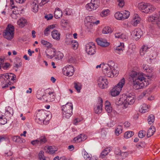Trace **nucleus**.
Wrapping results in <instances>:
<instances>
[{
  "label": "nucleus",
  "instance_id": "nucleus-1",
  "mask_svg": "<svg viewBox=\"0 0 160 160\" xmlns=\"http://www.w3.org/2000/svg\"><path fill=\"white\" fill-rule=\"evenodd\" d=\"M130 76L133 81V87L135 89H139L146 87L148 83L146 81V79L143 75L137 72L132 71L130 72Z\"/></svg>",
  "mask_w": 160,
  "mask_h": 160
},
{
  "label": "nucleus",
  "instance_id": "nucleus-2",
  "mask_svg": "<svg viewBox=\"0 0 160 160\" xmlns=\"http://www.w3.org/2000/svg\"><path fill=\"white\" fill-rule=\"evenodd\" d=\"M48 113V112L43 110H39L36 118V119L38 123L42 124L43 123L47 124L49 123L51 116Z\"/></svg>",
  "mask_w": 160,
  "mask_h": 160
},
{
  "label": "nucleus",
  "instance_id": "nucleus-3",
  "mask_svg": "<svg viewBox=\"0 0 160 160\" xmlns=\"http://www.w3.org/2000/svg\"><path fill=\"white\" fill-rule=\"evenodd\" d=\"M14 27L11 25H8L6 30L3 32L4 37L8 40H11L13 37Z\"/></svg>",
  "mask_w": 160,
  "mask_h": 160
},
{
  "label": "nucleus",
  "instance_id": "nucleus-4",
  "mask_svg": "<svg viewBox=\"0 0 160 160\" xmlns=\"http://www.w3.org/2000/svg\"><path fill=\"white\" fill-rule=\"evenodd\" d=\"M125 80L124 78L121 79L117 85L114 87L112 89L111 95L114 97L116 96L119 94L123 86L125 84Z\"/></svg>",
  "mask_w": 160,
  "mask_h": 160
},
{
  "label": "nucleus",
  "instance_id": "nucleus-5",
  "mask_svg": "<svg viewBox=\"0 0 160 160\" xmlns=\"http://www.w3.org/2000/svg\"><path fill=\"white\" fill-rule=\"evenodd\" d=\"M135 96L131 94L126 95V99L122 103L125 108L128 107V105H132L134 103L135 101Z\"/></svg>",
  "mask_w": 160,
  "mask_h": 160
},
{
  "label": "nucleus",
  "instance_id": "nucleus-6",
  "mask_svg": "<svg viewBox=\"0 0 160 160\" xmlns=\"http://www.w3.org/2000/svg\"><path fill=\"white\" fill-rule=\"evenodd\" d=\"M86 51L89 55H93L96 52V48L94 43L90 42L86 45Z\"/></svg>",
  "mask_w": 160,
  "mask_h": 160
},
{
  "label": "nucleus",
  "instance_id": "nucleus-7",
  "mask_svg": "<svg viewBox=\"0 0 160 160\" xmlns=\"http://www.w3.org/2000/svg\"><path fill=\"white\" fill-rule=\"evenodd\" d=\"M74 70L73 66L68 65L63 68L62 72L64 75L68 76H71L73 75Z\"/></svg>",
  "mask_w": 160,
  "mask_h": 160
},
{
  "label": "nucleus",
  "instance_id": "nucleus-8",
  "mask_svg": "<svg viewBox=\"0 0 160 160\" xmlns=\"http://www.w3.org/2000/svg\"><path fill=\"white\" fill-rule=\"evenodd\" d=\"M55 94L54 92H49L48 94L43 96V101L52 102L55 99Z\"/></svg>",
  "mask_w": 160,
  "mask_h": 160
},
{
  "label": "nucleus",
  "instance_id": "nucleus-9",
  "mask_svg": "<svg viewBox=\"0 0 160 160\" xmlns=\"http://www.w3.org/2000/svg\"><path fill=\"white\" fill-rule=\"evenodd\" d=\"M98 82L99 87L102 89H104L107 87L108 82L106 79L103 77H100L99 78Z\"/></svg>",
  "mask_w": 160,
  "mask_h": 160
},
{
  "label": "nucleus",
  "instance_id": "nucleus-10",
  "mask_svg": "<svg viewBox=\"0 0 160 160\" xmlns=\"http://www.w3.org/2000/svg\"><path fill=\"white\" fill-rule=\"evenodd\" d=\"M98 105L94 108V110L95 113L99 114L102 112V106L103 100L100 98H98Z\"/></svg>",
  "mask_w": 160,
  "mask_h": 160
},
{
  "label": "nucleus",
  "instance_id": "nucleus-11",
  "mask_svg": "<svg viewBox=\"0 0 160 160\" xmlns=\"http://www.w3.org/2000/svg\"><path fill=\"white\" fill-rule=\"evenodd\" d=\"M72 104L71 102H67L65 105L62 106V111L68 112H72Z\"/></svg>",
  "mask_w": 160,
  "mask_h": 160
},
{
  "label": "nucleus",
  "instance_id": "nucleus-12",
  "mask_svg": "<svg viewBox=\"0 0 160 160\" xmlns=\"http://www.w3.org/2000/svg\"><path fill=\"white\" fill-rule=\"evenodd\" d=\"M132 35L136 40H138L142 34V32L139 28H137L133 31L131 33Z\"/></svg>",
  "mask_w": 160,
  "mask_h": 160
},
{
  "label": "nucleus",
  "instance_id": "nucleus-13",
  "mask_svg": "<svg viewBox=\"0 0 160 160\" xmlns=\"http://www.w3.org/2000/svg\"><path fill=\"white\" fill-rule=\"evenodd\" d=\"M45 53L48 58L52 59L53 57L56 56V50L54 48H50L47 50V51L45 52Z\"/></svg>",
  "mask_w": 160,
  "mask_h": 160
},
{
  "label": "nucleus",
  "instance_id": "nucleus-14",
  "mask_svg": "<svg viewBox=\"0 0 160 160\" xmlns=\"http://www.w3.org/2000/svg\"><path fill=\"white\" fill-rule=\"evenodd\" d=\"M5 115L8 118H10L13 114V110L9 106L5 108Z\"/></svg>",
  "mask_w": 160,
  "mask_h": 160
},
{
  "label": "nucleus",
  "instance_id": "nucleus-15",
  "mask_svg": "<svg viewBox=\"0 0 160 160\" xmlns=\"http://www.w3.org/2000/svg\"><path fill=\"white\" fill-rule=\"evenodd\" d=\"M96 41L98 45L102 47H107L109 45L108 42L102 39H100L99 38H98L96 39Z\"/></svg>",
  "mask_w": 160,
  "mask_h": 160
},
{
  "label": "nucleus",
  "instance_id": "nucleus-16",
  "mask_svg": "<svg viewBox=\"0 0 160 160\" xmlns=\"http://www.w3.org/2000/svg\"><path fill=\"white\" fill-rule=\"evenodd\" d=\"M155 9V8L152 5L150 4H147L145 10L142 11V12L146 13H151L154 11Z\"/></svg>",
  "mask_w": 160,
  "mask_h": 160
},
{
  "label": "nucleus",
  "instance_id": "nucleus-17",
  "mask_svg": "<svg viewBox=\"0 0 160 160\" xmlns=\"http://www.w3.org/2000/svg\"><path fill=\"white\" fill-rule=\"evenodd\" d=\"M12 140L16 142L22 143L25 142V140L20 136H12Z\"/></svg>",
  "mask_w": 160,
  "mask_h": 160
},
{
  "label": "nucleus",
  "instance_id": "nucleus-18",
  "mask_svg": "<svg viewBox=\"0 0 160 160\" xmlns=\"http://www.w3.org/2000/svg\"><path fill=\"white\" fill-rule=\"evenodd\" d=\"M60 33L57 30L54 29L52 32V38L55 39L59 40L60 39Z\"/></svg>",
  "mask_w": 160,
  "mask_h": 160
},
{
  "label": "nucleus",
  "instance_id": "nucleus-19",
  "mask_svg": "<svg viewBox=\"0 0 160 160\" xmlns=\"http://www.w3.org/2000/svg\"><path fill=\"white\" fill-rule=\"evenodd\" d=\"M54 17L56 19H58L61 17L62 15V12L59 8H57L54 12Z\"/></svg>",
  "mask_w": 160,
  "mask_h": 160
},
{
  "label": "nucleus",
  "instance_id": "nucleus-20",
  "mask_svg": "<svg viewBox=\"0 0 160 160\" xmlns=\"http://www.w3.org/2000/svg\"><path fill=\"white\" fill-rule=\"evenodd\" d=\"M55 27V24H52L48 26L44 30V33L45 35L48 36L49 32H50L51 29H52Z\"/></svg>",
  "mask_w": 160,
  "mask_h": 160
},
{
  "label": "nucleus",
  "instance_id": "nucleus-21",
  "mask_svg": "<svg viewBox=\"0 0 160 160\" xmlns=\"http://www.w3.org/2000/svg\"><path fill=\"white\" fill-rule=\"evenodd\" d=\"M27 20L23 18H21L17 22V24L20 27H23L26 24Z\"/></svg>",
  "mask_w": 160,
  "mask_h": 160
},
{
  "label": "nucleus",
  "instance_id": "nucleus-22",
  "mask_svg": "<svg viewBox=\"0 0 160 160\" xmlns=\"http://www.w3.org/2000/svg\"><path fill=\"white\" fill-rule=\"evenodd\" d=\"M110 151L109 148H107L104 149L102 152L100 157L102 158H104L107 155Z\"/></svg>",
  "mask_w": 160,
  "mask_h": 160
},
{
  "label": "nucleus",
  "instance_id": "nucleus-23",
  "mask_svg": "<svg viewBox=\"0 0 160 160\" xmlns=\"http://www.w3.org/2000/svg\"><path fill=\"white\" fill-rule=\"evenodd\" d=\"M0 81L1 82V86L2 88L8 87V81L6 80L5 78H1Z\"/></svg>",
  "mask_w": 160,
  "mask_h": 160
},
{
  "label": "nucleus",
  "instance_id": "nucleus-24",
  "mask_svg": "<svg viewBox=\"0 0 160 160\" xmlns=\"http://www.w3.org/2000/svg\"><path fill=\"white\" fill-rule=\"evenodd\" d=\"M86 7L87 9L89 11L95 10L98 7L97 6H94V5H93L92 4L90 3L87 4L86 5Z\"/></svg>",
  "mask_w": 160,
  "mask_h": 160
},
{
  "label": "nucleus",
  "instance_id": "nucleus-25",
  "mask_svg": "<svg viewBox=\"0 0 160 160\" xmlns=\"http://www.w3.org/2000/svg\"><path fill=\"white\" fill-rule=\"evenodd\" d=\"M140 20L141 18L137 16V17L136 16H135L133 19L132 23V25L134 26H137L138 24L140 22Z\"/></svg>",
  "mask_w": 160,
  "mask_h": 160
},
{
  "label": "nucleus",
  "instance_id": "nucleus-26",
  "mask_svg": "<svg viewBox=\"0 0 160 160\" xmlns=\"http://www.w3.org/2000/svg\"><path fill=\"white\" fill-rule=\"evenodd\" d=\"M122 13L118 12L115 13L114 16L115 18L119 20H123Z\"/></svg>",
  "mask_w": 160,
  "mask_h": 160
},
{
  "label": "nucleus",
  "instance_id": "nucleus-27",
  "mask_svg": "<svg viewBox=\"0 0 160 160\" xmlns=\"http://www.w3.org/2000/svg\"><path fill=\"white\" fill-rule=\"evenodd\" d=\"M103 34H106L109 33H111L112 32L111 28L109 27H105L102 31Z\"/></svg>",
  "mask_w": 160,
  "mask_h": 160
},
{
  "label": "nucleus",
  "instance_id": "nucleus-28",
  "mask_svg": "<svg viewBox=\"0 0 160 160\" xmlns=\"http://www.w3.org/2000/svg\"><path fill=\"white\" fill-rule=\"evenodd\" d=\"M105 109L107 112L108 113H110L112 111V108L109 105H110V103L108 101L106 102L105 103Z\"/></svg>",
  "mask_w": 160,
  "mask_h": 160
},
{
  "label": "nucleus",
  "instance_id": "nucleus-29",
  "mask_svg": "<svg viewBox=\"0 0 160 160\" xmlns=\"http://www.w3.org/2000/svg\"><path fill=\"white\" fill-rule=\"evenodd\" d=\"M115 36L116 38H121L123 40L125 39L126 38V36L123 34H121L120 32L116 33H115Z\"/></svg>",
  "mask_w": 160,
  "mask_h": 160
},
{
  "label": "nucleus",
  "instance_id": "nucleus-30",
  "mask_svg": "<svg viewBox=\"0 0 160 160\" xmlns=\"http://www.w3.org/2000/svg\"><path fill=\"white\" fill-rule=\"evenodd\" d=\"M133 134V132L131 131H128L125 132L124 136L126 138H128L132 137Z\"/></svg>",
  "mask_w": 160,
  "mask_h": 160
},
{
  "label": "nucleus",
  "instance_id": "nucleus-31",
  "mask_svg": "<svg viewBox=\"0 0 160 160\" xmlns=\"http://www.w3.org/2000/svg\"><path fill=\"white\" fill-rule=\"evenodd\" d=\"M109 65L107 63L103 64L102 68V71L104 73H107V71L110 70Z\"/></svg>",
  "mask_w": 160,
  "mask_h": 160
},
{
  "label": "nucleus",
  "instance_id": "nucleus-32",
  "mask_svg": "<svg viewBox=\"0 0 160 160\" xmlns=\"http://www.w3.org/2000/svg\"><path fill=\"white\" fill-rule=\"evenodd\" d=\"M121 48H116L114 50L115 52L116 53L120 54H121V52H123V50L124 49V44L123 43H121Z\"/></svg>",
  "mask_w": 160,
  "mask_h": 160
},
{
  "label": "nucleus",
  "instance_id": "nucleus-33",
  "mask_svg": "<svg viewBox=\"0 0 160 160\" xmlns=\"http://www.w3.org/2000/svg\"><path fill=\"white\" fill-rule=\"evenodd\" d=\"M159 19V17L158 15H154L153 16L149 17L148 18V20L149 22H152Z\"/></svg>",
  "mask_w": 160,
  "mask_h": 160
},
{
  "label": "nucleus",
  "instance_id": "nucleus-34",
  "mask_svg": "<svg viewBox=\"0 0 160 160\" xmlns=\"http://www.w3.org/2000/svg\"><path fill=\"white\" fill-rule=\"evenodd\" d=\"M74 87L75 89L78 92H80L81 89V85L80 83L79 82H74Z\"/></svg>",
  "mask_w": 160,
  "mask_h": 160
},
{
  "label": "nucleus",
  "instance_id": "nucleus-35",
  "mask_svg": "<svg viewBox=\"0 0 160 160\" xmlns=\"http://www.w3.org/2000/svg\"><path fill=\"white\" fill-rule=\"evenodd\" d=\"M39 144H42L47 142L46 138L44 136L40 137L39 138H38Z\"/></svg>",
  "mask_w": 160,
  "mask_h": 160
},
{
  "label": "nucleus",
  "instance_id": "nucleus-36",
  "mask_svg": "<svg viewBox=\"0 0 160 160\" xmlns=\"http://www.w3.org/2000/svg\"><path fill=\"white\" fill-rule=\"evenodd\" d=\"M32 11L34 12H36L38 11V4L34 2L32 4Z\"/></svg>",
  "mask_w": 160,
  "mask_h": 160
},
{
  "label": "nucleus",
  "instance_id": "nucleus-37",
  "mask_svg": "<svg viewBox=\"0 0 160 160\" xmlns=\"http://www.w3.org/2000/svg\"><path fill=\"white\" fill-rule=\"evenodd\" d=\"M148 48L147 46L143 45L141 49L140 50V54L141 55L143 56L144 55L145 52H146Z\"/></svg>",
  "mask_w": 160,
  "mask_h": 160
},
{
  "label": "nucleus",
  "instance_id": "nucleus-38",
  "mask_svg": "<svg viewBox=\"0 0 160 160\" xmlns=\"http://www.w3.org/2000/svg\"><path fill=\"white\" fill-rule=\"evenodd\" d=\"M93 17L92 16H88L86 17L85 19V22H93V21H94L93 19Z\"/></svg>",
  "mask_w": 160,
  "mask_h": 160
},
{
  "label": "nucleus",
  "instance_id": "nucleus-39",
  "mask_svg": "<svg viewBox=\"0 0 160 160\" xmlns=\"http://www.w3.org/2000/svg\"><path fill=\"white\" fill-rule=\"evenodd\" d=\"M155 117L154 115L152 114L150 115L148 118V123L151 124L154 121Z\"/></svg>",
  "mask_w": 160,
  "mask_h": 160
},
{
  "label": "nucleus",
  "instance_id": "nucleus-40",
  "mask_svg": "<svg viewBox=\"0 0 160 160\" xmlns=\"http://www.w3.org/2000/svg\"><path fill=\"white\" fill-rule=\"evenodd\" d=\"M68 112L62 111L63 118H68L72 115V112Z\"/></svg>",
  "mask_w": 160,
  "mask_h": 160
},
{
  "label": "nucleus",
  "instance_id": "nucleus-41",
  "mask_svg": "<svg viewBox=\"0 0 160 160\" xmlns=\"http://www.w3.org/2000/svg\"><path fill=\"white\" fill-rule=\"evenodd\" d=\"M7 122V119L3 115H2L0 118V124H4Z\"/></svg>",
  "mask_w": 160,
  "mask_h": 160
},
{
  "label": "nucleus",
  "instance_id": "nucleus-42",
  "mask_svg": "<svg viewBox=\"0 0 160 160\" xmlns=\"http://www.w3.org/2000/svg\"><path fill=\"white\" fill-rule=\"evenodd\" d=\"M83 156L84 159L86 160H90L91 158V155L89 154L85 151L83 152Z\"/></svg>",
  "mask_w": 160,
  "mask_h": 160
},
{
  "label": "nucleus",
  "instance_id": "nucleus-43",
  "mask_svg": "<svg viewBox=\"0 0 160 160\" xmlns=\"http://www.w3.org/2000/svg\"><path fill=\"white\" fill-rule=\"evenodd\" d=\"M55 56H56L55 57V58L60 60L63 58V54L60 51H58V52H56Z\"/></svg>",
  "mask_w": 160,
  "mask_h": 160
},
{
  "label": "nucleus",
  "instance_id": "nucleus-44",
  "mask_svg": "<svg viewBox=\"0 0 160 160\" xmlns=\"http://www.w3.org/2000/svg\"><path fill=\"white\" fill-rule=\"evenodd\" d=\"M43 96H45V95L43 94V92L41 91H39L37 92L36 97L38 99L40 100H42V99H43Z\"/></svg>",
  "mask_w": 160,
  "mask_h": 160
},
{
  "label": "nucleus",
  "instance_id": "nucleus-45",
  "mask_svg": "<svg viewBox=\"0 0 160 160\" xmlns=\"http://www.w3.org/2000/svg\"><path fill=\"white\" fill-rule=\"evenodd\" d=\"M147 5V4L145 3H139L138 6V8L140 10L142 11L145 10Z\"/></svg>",
  "mask_w": 160,
  "mask_h": 160
},
{
  "label": "nucleus",
  "instance_id": "nucleus-46",
  "mask_svg": "<svg viewBox=\"0 0 160 160\" xmlns=\"http://www.w3.org/2000/svg\"><path fill=\"white\" fill-rule=\"evenodd\" d=\"M146 107V104H143V106L139 109V111L142 113H145L148 111V108Z\"/></svg>",
  "mask_w": 160,
  "mask_h": 160
},
{
  "label": "nucleus",
  "instance_id": "nucleus-47",
  "mask_svg": "<svg viewBox=\"0 0 160 160\" xmlns=\"http://www.w3.org/2000/svg\"><path fill=\"white\" fill-rule=\"evenodd\" d=\"M41 43L42 44L45 45L47 47H51V43L44 40H41Z\"/></svg>",
  "mask_w": 160,
  "mask_h": 160
},
{
  "label": "nucleus",
  "instance_id": "nucleus-48",
  "mask_svg": "<svg viewBox=\"0 0 160 160\" xmlns=\"http://www.w3.org/2000/svg\"><path fill=\"white\" fill-rule=\"evenodd\" d=\"M123 15V20H124L125 19H127L129 16L130 15V12L127 11H125V12L122 14Z\"/></svg>",
  "mask_w": 160,
  "mask_h": 160
},
{
  "label": "nucleus",
  "instance_id": "nucleus-49",
  "mask_svg": "<svg viewBox=\"0 0 160 160\" xmlns=\"http://www.w3.org/2000/svg\"><path fill=\"white\" fill-rule=\"evenodd\" d=\"M145 131H140L138 133V136L140 138H142L146 135Z\"/></svg>",
  "mask_w": 160,
  "mask_h": 160
},
{
  "label": "nucleus",
  "instance_id": "nucleus-50",
  "mask_svg": "<svg viewBox=\"0 0 160 160\" xmlns=\"http://www.w3.org/2000/svg\"><path fill=\"white\" fill-rule=\"evenodd\" d=\"M106 76L108 77H113V75L112 74V69H110L109 71H107V73H104Z\"/></svg>",
  "mask_w": 160,
  "mask_h": 160
},
{
  "label": "nucleus",
  "instance_id": "nucleus-51",
  "mask_svg": "<svg viewBox=\"0 0 160 160\" xmlns=\"http://www.w3.org/2000/svg\"><path fill=\"white\" fill-rule=\"evenodd\" d=\"M108 64L109 65V68L110 70L114 68L113 67L115 65V63L114 62L112 61H110L108 62Z\"/></svg>",
  "mask_w": 160,
  "mask_h": 160
},
{
  "label": "nucleus",
  "instance_id": "nucleus-52",
  "mask_svg": "<svg viewBox=\"0 0 160 160\" xmlns=\"http://www.w3.org/2000/svg\"><path fill=\"white\" fill-rule=\"evenodd\" d=\"M72 45L73 48L74 49H76L78 47V43L77 42H72Z\"/></svg>",
  "mask_w": 160,
  "mask_h": 160
},
{
  "label": "nucleus",
  "instance_id": "nucleus-53",
  "mask_svg": "<svg viewBox=\"0 0 160 160\" xmlns=\"http://www.w3.org/2000/svg\"><path fill=\"white\" fill-rule=\"evenodd\" d=\"M92 23L91 22H86L85 26L87 27V28L88 29H91L92 28Z\"/></svg>",
  "mask_w": 160,
  "mask_h": 160
},
{
  "label": "nucleus",
  "instance_id": "nucleus-54",
  "mask_svg": "<svg viewBox=\"0 0 160 160\" xmlns=\"http://www.w3.org/2000/svg\"><path fill=\"white\" fill-rule=\"evenodd\" d=\"M117 1L118 2V6L120 7H123L124 5V0H117Z\"/></svg>",
  "mask_w": 160,
  "mask_h": 160
},
{
  "label": "nucleus",
  "instance_id": "nucleus-55",
  "mask_svg": "<svg viewBox=\"0 0 160 160\" xmlns=\"http://www.w3.org/2000/svg\"><path fill=\"white\" fill-rule=\"evenodd\" d=\"M48 149L49 151V152L52 154L54 153L56 151L53 150L52 147L51 146H48Z\"/></svg>",
  "mask_w": 160,
  "mask_h": 160
},
{
  "label": "nucleus",
  "instance_id": "nucleus-56",
  "mask_svg": "<svg viewBox=\"0 0 160 160\" xmlns=\"http://www.w3.org/2000/svg\"><path fill=\"white\" fill-rule=\"evenodd\" d=\"M4 77L7 81H9L12 76L9 74H9L6 73L4 74Z\"/></svg>",
  "mask_w": 160,
  "mask_h": 160
},
{
  "label": "nucleus",
  "instance_id": "nucleus-57",
  "mask_svg": "<svg viewBox=\"0 0 160 160\" xmlns=\"http://www.w3.org/2000/svg\"><path fill=\"white\" fill-rule=\"evenodd\" d=\"M148 131L147 132V137L148 138H149L152 136L155 132V131Z\"/></svg>",
  "mask_w": 160,
  "mask_h": 160
},
{
  "label": "nucleus",
  "instance_id": "nucleus-58",
  "mask_svg": "<svg viewBox=\"0 0 160 160\" xmlns=\"http://www.w3.org/2000/svg\"><path fill=\"white\" fill-rule=\"evenodd\" d=\"M53 17V15L52 14H49L48 15H45L44 16V18L45 19H47V20H49L52 19Z\"/></svg>",
  "mask_w": 160,
  "mask_h": 160
},
{
  "label": "nucleus",
  "instance_id": "nucleus-59",
  "mask_svg": "<svg viewBox=\"0 0 160 160\" xmlns=\"http://www.w3.org/2000/svg\"><path fill=\"white\" fill-rule=\"evenodd\" d=\"M81 136H80V135H78V136H77L76 137H75L73 139V141L75 142H80L81 141L80 140V139H81Z\"/></svg>",
  "mask_w": 160,
  "mask_h": 160
},
{
  "label": "nucleus",
  "instance_id": "nucleus-60",
  "mask_svg": "<svg viewBox=\"0 0 160 160\" xmlns=\"http://www.w3.org/2000/svg\"><path fill=\"white\" fill-rule=\"evenodd\" d=\"M31 143L33 146H37L39 144L38 141V139L32 141L31 142Z\"/></svg>",
  "mask_w": 160,
  "mask_h": 160
},
{
  "label": "nucleus",
  "instance_id": "nucleus-61",
  "mask_svg": "<svg viewBox=\"0 0 160 160\" xmlns=\"http://www.w3.org/2000/svg\"><path fill=\"white\" fill-rule=\"evenodd\" d=\"M90 3L92 4L93 5H94V6L98 7V1L97 0H91Z\"/></svg>",
  "mask_w": 160,
  "mask_h": 160
},
{
  "label": "nucleus",
  "instance_id": "nucleus-62",
  "mask_svg": "<svg viewBox=\"0 0 160 160\" xmlns=\"http://www.w3.org/2000/svg\"><path fill=\"white\" fill-rule=\"evenodd\" d=\"M10 65V64L9 63L6 62L2 66V68L4 69H6L8 68Z\"/></svg>",
  "mask_w": 160,
  "mask_h": 160
},
{
  "label": "nucleus",
  "instance_id": "nucleus-63",
  "mask_svg": "<svg viewBox=\"0 0 160 160\" xmlns=\"http://www.w3.org/2000/svg\"><path fill=\"white\" fill-rule=\"evenodd\" d=\"M18 61L19 63L16 64L15 66H14V67H16L17 68H18L19 67H21L22 65L21 60L19 59H18Z\"/></svg>",
  "mask_w": 160,
  "mask_h": 160
},
{
  "label": "nucleus",
  "instance_id": "nucleus-64",
  "mask_svg": "<svg viewBox=\"0 0 160 160\" xmlns=\"http://www.w3.org/2000/svg\"><path fill=\"white\" fill-rule=\"evenodd\" d=\"M79 135L81 136V139H80V140L81 141H84V140H86L87 139V136L84 134H81Z\"/></svg>",
  "mask_w": 160,
  "mask_h": 160
}]
</instances>
